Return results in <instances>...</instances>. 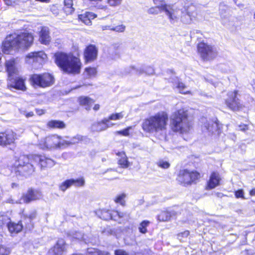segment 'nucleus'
Returning a JSON list of instances; mask_svg holds the SVG:
<instances>
[{
    "mask_svg": "<svg viewBox=\"0 0 255 255\" xmlns=\"http://www.w3.org/2000/svg\"><path fill=\"white\" fill-rule=\"evenodd\" d=\"M183 128H175V130H174V131L175 132H177V131H181L182 130Z\"/></svg>",
    "mask_w": 255,
    "mask_h": 255,
    "instance_id": "338daca9",
    "label": "nucleus"
},
{
    "mask_svg": "<svg viewBox=\"0 0 255 255\" xmlns=\"http://www.w3.org/2000/svg\"><path fill=\"white\" fill-rule=\"evenodd\" d=\"M18 186V184L15 183H12L11 184V187L12 188H16Z\"/></svg>",
    "mask_w": 255,
    "mask_h": 255,
    "instance_id": "69168bd1",
    "label": "nucleus"
},
{
    "mask_svg": "<svg viewBox=\"0 0 255 255\" xmlns=\"http://www.w3.org/2000/svg\"><path fill=\"white\" fill-rule=\"evenodd\" d=\"M4 66L8 74V78L16 76L18 74L19 66L16 59L11 58L6 60Z\"/></svg>",
    "mask_w": 255,
    "mask_h": 255,
    "instance_id": "4468645a",
    "label": "nucleus"
},
{
    "mask_svg": "<svg viewBox=\"0 0 255 255\" xmlns=\"http://www.w3.org/2000/svg\"><path fill=\"white\" fill-rule=\"evenodd\" d=\"M73 182L70 179H67L59 185V189L61 191L64 192L67 189L72 186V183Z\"/></svg>",
    "mask_w": 255,
    "mask_h": 255,
    "instance_id": "2f4dec72",
    "label": "nucleus"
},
{
    "mask_svg": "<svg viewBox=\"0 0 255 255\" xmlns=\"http://www.w3.org/2000/svg\"><path fill=\"white\" fill-rule=\"evenodd\" d=\"M173 214L168 211H162L158 216V220L160 221H166L169 220Z\"/></svg>",
    "mask_w": 255,
    "mask_h": 255,
    "instance_id": "72a5a7b5",
    "label": "nucleus"
},
{
    "mask_svg": "<svg viewBox=\"0 0 255 255\" xmlns=\"http://www.w3.org/2000/svg\"><path fill=\"white\" fill-rule=\"evenodd\" d=\"M33 42V36L30 33L10 34L6 37L3 42L2 50L4 53L9 54L13 51H16L30 47Z\"/></svg>",
    "mask_w": 255,
    "mask_h": 255,
    "instance_id": "f257e3e1",
    "label": "nucleus"
},
{
    "mask_svg": "<svg viewBox=\"0 0 255 255\" xmlns=\"http://www.w3.org/2000/svg\"><path fill=\"white\" fill-rule=\"evenodd\" d=\"M49 128H64L65 125L63 122L59 120H52L47 124Z\"/></svg>",
    "mask_w": 255,
    "mask_h": 255,
    "instance_id": "473e14b6",
    "label": "nucleus"
},
{
    "mask_svg": "<svg viewBox=\"0 0 255 255\" xmlns=\"http://www.w3.org/2000/svg\"><path fill=\"white\" fill-rule=\"evenodd\" d=\"M220 125L221 124H220L219 121L218 120L215 119L213 124L211 125V127L212 128H219Z\"/></svg>",
    "mask_w": 255,
    "mask_h": 255,
    "instance_id": "3c124183",
    "label": "nucleus"
},
{
    "mask_svg": "<svg viewBox=\"0 0 255 255\" xmlns=\"http://www.w3.org/2000/svg\"><path fill=\"white\" fill-rule=\"evenodd\" d=\"M100 108V105H98V104H96L94 106V110H95V111H97Z\"/></svg>",
    "mask_w": 255,
    "mask_h": 255,
    "instance_id": "e2e57ef3",
    "label": "nucleus"
},
{
    "mask_svg": "<svg viewBox=\"0 0 255 255\" xmlns=\"http://www.w3.org/2000/svg\"><path fill=\"white\" fill-rule=\"evenodd\" d=\"M200 174L196 171L190 172L187 170H180L177 177V180L181 184L187 185L198 179Z\"/></svg>",
    "mask_w": 255,
    "mask_h": 255,
    "instance_id": "9d476101",
    "label": "nucleus"
},
{
    "mask_svg": "<svg viewBox=\"0 0 255 255\" xmlns=\"http://www.w3.org/2000/svg\"><path fill=\"white\" fill-rule=\"evenodd\" d=\"M30 81L34 87L36 86L45 88L50 86L53 84L54 78L51 75L47 73L42 75L33 74L30 77Z\"/></svg>",
    "mask_w": 255,
    "mask_h": 255,
    "instance_id": "0eeeda50",
    "label": "nucleus"
},
{
    "mask_svg": "<svg viewBox=\"0 0 255 255\" xmlns=\"http://www.w3.org/2000/svg\"><path fill=\"white\" fill-rule=\"evenodd\" d=\"M31 159L40 165L41 168L52 167L55 164L53 159L44 155H34L31 156Z\"/></svg>",
    "mask_w": 255,
    "mask_h": 255,
    "instance_id": "2eb2a0df",
    "label": "nucleus"
},
{
    "mask_svg": "<svg viewBox=\"0 0 255 255\" xmlns=\"http://www.w3.org/2000/svg\"><path fill=\"white\" fill-rule=\"evenodd\" d=\"M7 227L11 234H16L20 232L22 229V225L21 223L17 224L14 223H9L7 225Z\"/></svg>",
    "mask_w": 255,
    "mask_h": 255,
    "instance_id": "a878e982",
    "label": "nucleus"
},
{
    "mask_svg": "<svg viewBox=\"0 0 255 255\" xmlns=\"http://www.w3.org/2000/svg\"><path fill=\"white\" fill-rule=\"evenodd\" d=\"M98 49L94 45H89L84 51V58L86 63L91 62L97 58Z\"/></svg>",
    "mask_w": 255,
    "mask_h": 255,
    "instance_id": "dca6fc26",
    "label": "nucleus"
},
{
    "mask_svg": "<svg viewBox=\"0 0 255 255\" xmlns=\"http://www.w3.org/2000/svg\"><path fill=\"white\" fill-rule=\"evenodd\" d=\"M162 10L168 16L170 22L174 23L179 19L180 11L174 5L167 4L166 5L162 6Z\"/></svg>",
    "mask_w": 255,
    "mask_h": 255,
    "instance_id": "ddd939ff",
    "label": "nucleus"
},
{
    "mask_svg": "<svg viewBox=\"0 0 255 255\" xmlns=\"http://www.w3.org/2000/svg\"><path fill=\"white\" fill-rule=\"evenodd\" d=\"M65 242L63 240H58L56 244L49 251L50 255H62L65 250Z\"/></svg>",
    "mask_w": 255,
    "mask_h": 255,
    "instance_id": "412c9836",
    "label": "nucleus"
},
{
    "mask_svg": "<svg viewBox=\"0 0 255 255\" xmlns=\"http://www.w3.org/2000/svg\"><path fill=\"white\" fill-rule=\"evenodd\" d=\"M29 158L25 155H20L18 159H15L11 166V172L16 175L28 176L32 174L34 170L33 165L29 163Z\"/></svg>",
    "mask_w": 255,
    "mask_h": 255,
    "instance_id": "20e7f679",
    "label": "nucleus"
},
{
    "mask_svg": "<svg viewBox=\"0 0 255 255\" xmlns=\"http://www.w3.org/2000/svg\"><path fill=\"white\" fill-rule=\"evenodd\" d=\"M98 215L100 218L105 220H108L111 219H116L115 217L112 216L114 215L113 214H111V211L106 209H103L99 212L98 213Z\"/></svg>",
    "mask_w": 255,
    "mask_h": 255,
    "instance_id": "c85d7f7f",
    "label": "nucleus"
},
{
    "mask_svg": "<svg viewBox=\"0 0 255 255\" xmlns=\"http://www.w3.org/2000/svg\"><path fill=\"white\" fill-rule=\"evenodd\" d=\"M236 197L237 198H242L244 199V192L243 190H239L235 192Z\"/></svg>",
    "mask_w": 255,
    "mask_h": 255,
    "instance_id": "de8ad7c7",
    "label": "nucleus"
},
{
    "mask_svg": "<svg viewBox=\"0 0 255 255\" xmlns=\"http://www.w3.org/2000/svg\"><path fill=\"white\" fill-rule=\"evenodd\" d=\"M117 154L121 157V158L119 159V164L123 167H128L129 166V163L125 152H118Z\"/></svg>",
    "mask_w": 255,
    "mask_h": 255,
    "instance_id": "c756f323",
    "label": "nucleus"
},
{
    "mask_svg": "<svg viewBox=\"0 0 255 255\" xmlns=\"http://www.w3.org/2000/svg\"><path fill=\"white\" fill-rule=\"evenodd\" d=\"M129 128H125L124 129L117 131L118 134H122L124 136H128L129 134Z\"/></svg>",
    "mask_w": 255,
    "mask_h": 255,
    "instance_id": "09e8293b",
    "label": "nucleus"
},
{
    "mask_svg": "<svg viewBox=\"0 0 255 255\" xmlns=\"http://www.w3.org/2000/svg\"><path fill=\"white\" fill-rule=\"evenodd\" d=\"M162 10H160V8L158 7L157 5L155 7H152L149 8L147 10V12L149 14H157L159 11H161Z\"/></svg>",
    "mask_w": 255,
    "mask_h": 255,
    "instance_id": "37998d69",
    "label": "nucleus"
},
{
    "mask_svg": "<svg viewBox=\"0 0 255 255\" xmlns=\"http://www.w3.org/2000/svg\"><path fill=\"white\" fill-rule=\"evenodd\" d=\"M42 197L41 193L37 190H29L21 197L23 203H29L32 201L38 200Z\"/></svg>",
    "mask_w": 255,
    "mask_h": 255,
    "instance_id": "6ab92c4d",
    "label": "nucleus"
},
{
    "mask_svg": "<svg viewBox=\"0 0 255 255\" xmlns=\"http://www.w3.org/2000/svg\"><path fill=\"white\" fill-rule=\"evenodd\" d=\"M173 87L175 88L180 93L186 94L190 93V91L187 89V88L184 83L179 81L178 78L176 77L174 79Z\"/></svg>",
    "mask_w": 255,
    "mask_h": 255,
    "instance_id": "393cba45",
    "label": "nucleus"
},
{
    "mask_svg": "<svg viewBox=\"0 0 255 255\" xmlns=\"http://www.w3.org/2000/svg\"><path fill=\"white\" fill-rule=\"evenodd\" d=\"M47 55L43 51L33 52L25 56V61L29 64H42L46 59Z\"/></svg>",
    "mask_w": 255,
    "mask_h": 255,
    "instance_id": "9b49d317",
    "label": "nucleus"
},
{
    "mask_svg": "<svg viewBox=\"0 0 255 255\" xmlns=\"http://www.w3.org/2000/svg\"><path fill=\"white\" fill-rule=\"evenodd\" d=\"M146 70V72L149 75L152 74L154 72L153 69L150 67L147 68Z\"/></svg>",
    "mask_w": 255,
    "mask_h": 255,
    "instance_id": "6e6d98bb",
    "label": "nucleus"
},
{
    "mask_svg": "<svg viewBox=\"0 0 255 255\" xmlns=\"http://www.w3.org/2000/svg\"><path fill=\"white\" fill-rule=\"evenodd\" d=\"M75 238L78 240H85V239L84 238V236L81 235L80 233H78V234H77L76 235Z\"/></svg>",
    "mask_w": 255,
    "mask_h": 255,
    "instance_id": "5fc2aeb1",
    "label": "nucleus"
},
{
    "mask_svg": "<svg viewBox=\"0 0 255 255\" xmlns=\"http://www.w3.org/2000/svg\"><path fill=\"white\" fill-rule=\"evenodd\" d=\"M36 1L42 2H45L48 3L51 0H36Z\"/></svg>",
    "mask_w": 255,
    "mask_h": 255,
    "instance_id": "0e129e2a",
    "label": "nucleus"
},
{
    "mask_svg": "<svg viewBox=\"0 0 255 255\" xmlns=\"http://www.w3.org/2000/svg\"><path fill=\"white\" fill-rule=\"evenodd\" d=\"M7 86L9 88H13L23 91L26 89L24 80L17 77V76L8 78Z\"/></svg>",
    "mask_w": 255,
    "mask_h": 255,
    "instance_id": "f3484780",
    "label": "nucleus"
},
{
    "mask_svg": "<svg viewBox=\"0 0 255 255\" xmlns=\"http://www.w3.org/2000/svg\"><path fill=\"white\" fill-rule=\"evenodd\" d=\"M126 197V194L125 193H122L118 195L114 199V201L117 203H119L122 205L125 204V199Z\"/></svg>",
    "mask_w": 255,
    "mask_h": 255,
    "instance_id": "c9c22d12",
    "label": "nucleus"
},
{
    "mask_svg": "<svg viewBox=\"0 0 255 255\" xmlns=\"http://www.w3.org/2000/svg\"><path fill=\"white\" fill-rule=\"evenodd\" d=\"M114 211H111V214H113V215H114V216H114V217H115V218H116V219H112V220H115V221H117V220H118V216H116V214H114Z\"/></svg>",
    "mask_w": 255,
    "mask_h": 255,
    "instance_id": "052dcab7",
    "label": "nucleus"
},
{
    "mask_svg": "<svg viewBox=\"0 0 255 255\" xmlns=\"http://www.w3.org/2000/svg\"><path fill=\"white\" fill-rule=\"evenodd\" d=\"M5 4L7 5H12L14 3V0H3Z\"/></svg>",
    "mask_w": 255,
    "mask_h": 255,
    "instance_id": "603ef678",
    "label": "nucleus"
},
{
    "mask_svg": "<svg viewBox=\"0 0 255 255\" xmlns=\"http://www.w3.org/2000/svg\"><path fill=\"white\" fill-rule=\"evenodd\" d=\"M6 202L10 204H21L23 203L21 198L20 200H15L11 198L8 199Z\"/></svg>",
    "mask_w": 255,
    "mask_h": 255,
    "instance_id": "49530a36",
    "label": "nucleus"
},
{
    "mask_svg": "<svg viewBox=\"0 0 255 255\" xmlns=\"http://www.w3.org/2000/svg\"><path fill=\"white\" fill-rule=\"evenodd\" d=\"M97 17V15L93 12H86L78 15L79 19L87 25L92 24L91 20Z\"/></svg>",
    "mask_w": 255,
    "mask_h": 255,
    "instance_id": "b1692460",
    "label": "nucleus"
},
{
    "mask_svg": "<svg viewBox=\"0 0 255 255\" xmlns=\"http://www.w3.org/2000/svg\"><path fill=\"white\" fill-rule=\"evenodd\" d=\"M198 53L204 61L213 60L217 55V50L214 46L205 42H200L197 46Z\"/></svg>",
    "mask_w": 255,
    "mask_h": 255,
    "instance_id": "39448f33",
    "label": "nucleus"
},
{
    "mask_svg": "<svg viewBox=\"0 0 255 255\" xmlns=\"http://www.w3.org/2000/svg\"><path fill=\"white\" fill-rule=\"evenodd\" d=\"M64 10L67 14L73 13L75 10V8L73 6V0H64Z\"/></svg>",
    "mask_w": 255,
    "mask_h": 255,
    "instance_id": "cd10ccee",
    "label": "nucleus"
},
{
    "mask_svg": "<svg viewBox=\"0 0 255 255\" xmlns=\"http://www.w3.org/2000/svg\"><path fill=\"white\" fill-rule=\"evenodd\" d=\"M36 212L32 211L26 215H24V217L26 220H27V222H30L33 219H34L36 217Z\"/></svg>",
    "mask_w": 255,
    "mask_h": 255,
    "instance_id": "58836bf2",
    "label": "nucleus"
},
{
    "mask_svg": "<svg viewBox=\"0 0 255 255\" xmlns=\"http://www.w3.org/2000/svg\"><path fill=\"white\" fill-rule=\"evenodd\" d=\"M221 180L220 174L218 172H213L207 182L206 188L208 190H211L215 188L220 185V182Z\"/></svg>",
    "mask_w": 255,
    "mask_h": 255,
    "instance_id": "aec40b11",
    "label": "nucleus"
},
{
    "mask_svg": "<svg viewBox=\"0 0 255 255\" xmlns=\"http://www.w3.org/2000/svg\"><path fill=\"white\" fill-rule=\"evenodd\" d=\"M238 91H231L228 93V99L226 104L229 108L233 111L239 110L242 107L240 100L237 98Z\"/></svg>",
    "mask_w": 255,
    "mask_h": 255,
    "instance_id": "f8f14e48",
    "label": "nucleus"
},
{
    "mask_svg": "<svg viewBox=\"0 0 255 255\" xmlns=\"http://www.w3.org/2000/svg\"><path fill=\"white\" fill-rule=\"evenodd\" d=\"M157 165L159 167L164 169H167L170 166V164L168 162L163 160L159 161L157 163Z\"/></svg>",
    "mask_w": 255,
    "mask_h": 255,
    "instance_id": "79ce46f5",
    "label": "nucleus"
},
{
    "mask_svg": "<svg viewBox=\"0 0 255 255\" xmlns=\"http://www.w3.org/2000/svg\"><path fill=\"white\" fill-rule=\"evenodd\" d=\"M10 250L8 248L0 245V255H8Z\"/></svg>",
    "mask_w": 255,
    "mask_h": 255,
    "instance_id": "c03bdc74",
    "label": "nucleus"
},
{
    "mask_svg": "<svg viewBox=\"0 0 255 255\" xmlns=\"http://www.w3.org/2000/svg\"><path fill=\"white\" fill-rule=\"evenodd\" d=\"M126 29V26L124 24H120L115 27H112L111 30L115 31L118 32H123Z\"/></svg>",
    "mask_w": 255,
    "mask_h": 255,
    "instance_id": "ea45409f",
    "label": "nucleus"
},
{
    "mask_svg": "<svg viewBox=\"0 0 255 255\" xmlns=\"http://www.w3.org/2000/svg\"><path fill=\"white\" fill-rule=\"evenodd\" d=\"M54 56L56 64L64 72L72 74L80 73L82 63L79 58L62 52L57 53Z\"/></svg>",
    "mask_w": 255,
    "mask_h": 255,
    "instance_id": "f03ea898",
    "label": "nucleus"
},
{
    "mask_svg": "<svg viewBox=\"0 0 255 255\" xmlns=\"http://www.w3.org/2000/svg\"><path fill=\"white\" fill-rule=\"evenodd\" d=\"M114 214H116V216H118V219L123 217L125 215L124 213L119 212L118 211H114Z\"/></svg>",
    "mask_w": 255,
    "mask_h": 255,
    "instance_id": "864d4df0",
    "label": "nucleus"
},
{
    "mask_svg": "<svg viewBox=\"0 0 255 255\" xmlns=\"http://www.w3.org/2000/svg\"><path fill=\"white\" fill-rule=\"evenodd\" d=\"M83 137L77 135L71 140L68 141L62 139L55 135L49 136L41 139L38 144L39 147L42 149H54L56 148H64L66 147L83 140Z\"/></svg>",
    "mask_w": 255,
    "mask_h": 255,
    "instance_id": "7ed1b4c3",
    "label": "nucleus"
},
{
    "mask_svg": "<svg viewBox=\"0 0 255 255\" xmlns=\"http://www.w3.org/2000/svg\"><path fill=\"white\" fill-rule=\"evenodd\" d=\"M134 69H135V68H134V67L133 66L130 67L129 68V71H128V72L130 73V72H131L132 70H134Z\"/></svg>",
    "mask_w": 255,
    "mask_h": 255,
    "instance_id": "774afa93",
    "label": "nucleus"
},
{
    "mask_svg": "<svg viewBox=\"0 0 255 255\" xmlns=\"http://www.w3.org/2000/svg\"><path fill=\"white\" fill-rule=\"evenodd\" d=\"M70 180H72L73 182L72 183V186L76 187H82L85 184V180L83 177H80L76 179H70Z\"/></svg>",
    "mask_w": 255,
    "mask_h": 255,
    "instance_id": "f704fd0d",
    "label": "nucleus"
},
{
    "mask_svg": "<svg viewBox=\"0 0 255 255\" xmlns=\"http://www.w3.org/2000/svg\"><path fill=\"white\" fill-rule=\"evenodd\" d=\"M149 222L147 221H143L142 222L138 228L140 233L145 234L147 232L146 227L148 225Z\"/></svg>",
    "mask_w": 255,
    "mask_h": 255,
    "instance_id": "4c0bfd02",
    "label": "nucleus"
},
{
    "mask_svg": "<svg viewBox=\"0 0 255 255\" xmlns=\"http://www.w3.org/2000/svg\"><path fill=\"white\" fill-rule=\"evenodd\" d=\"M168 121L167 114L165 113H158L144 120L142 128H165Z\"/></svg>",
    "mask_w": 255,
    "mask_h": 255,
    "instance_id": "423d86ee",
    "label": "nucleus"
},
{
    "mask_svg": "<svg viewBox=\"0 0 255 255\" xmlns=\"http://www.w3.org/2000/svg\"><path fill=\"white\" fill-rule=\"evenodd\" d=\"M97 74V70L95 68L88 67L85 69L84 75L86 78L94 77Z\"/></svg>",
    "mask_w": 255,
    "mask_h": 255,
    "instance_id": "7c9ffc66",
    "label": "nucleus"
},
{
    "mask_svg": "<svg viewBox=\"0 0 255 255\" xmlns=\"http://www.w3.org/2000/svg\"><path fill=\"white\" fill-rule=\"evenodd\" d=\"M124 114L123 112L112 114L108 118H105L98 122V126H109L110 120H118L123 118Z\"/></svg>",
    "mask_w": 255,
    "mask_h": 255,
    "instance_id": "5701e85b",
    "label": "nucleus"
},
{
    "mask_svg": "<svg viewBox=\"0 0 255 255\" xmlns=\"http://www.w3.org/2000/svg\"><path fill=\"white\" fill-rule=\"evenodd\" d=\"M188 123L187 111L180 109L174 113L170 118V126L171 128H183Z\"/></svg>",
    "mask_w": 255,
    "mask_h": 255,
    "instance_id": "6e6552de",
    "label": "nucleus"
},
{
    "mask_svg": "<svg viewBox=\"0 0 255 255\" xmlns=\"http://www.w3.org/2000/svg\"><path fill=\"white\" fill-rule=\"evenodd\" d=\"M250 194L251 196H255V188L253 189L250 191Z\"/></svg>",
    "mask_w": 255,
    "mask_h": 255,
    "instance_id": "680f3d73",
    "label": "nucleus"
},
{
    "mask_svg": "<svg viewBox=\"0 0 255 255\" xmlns=\"http://www.w3.org/2000/svg\"><path fill=\"white\" fill-rule=\"evenodd\" d=\"M80 104L85 106L87 110L90 109L92 104L94 103V101L87 97H81L79 99Z\"/></svg>",
    "mask_w": 255,
    "mask_h": 255,
    "instance_id": "bb28decb",
    "label": "nucleus"
},
{
    "mask_svg": "<svg viewBox=\"0 0 255 255\" xmlns=\"http://www.w3.org/2000/svg\"><path fill=\"white\" fill-rule=\"evenodd\" d=\"M181 20L186 24H190L197 15L196 7L192 3L185 5L181 11Z\"/></svg>",
    "mask_w": 255,
    "mask_h": 255,
    "instance_id": "1a4fd4ad",
    "label": "nucleus"
},
{
    "mask_svg": "<svg viewBox=\"0 0 255 255\" xmlns=\"http://www.w3.org/2000/svg\"><path fill=\"white\" fill-rule=\"evenodd\" d=\"M15 139V135L10 129L4 132H0V145L4 146L13 143Z\"/></svg>",
    "mask_w": 255,
    "mask_h": 255,
    "instance_id": "a211bd4d",
    "label": "nucleus"
},
{
    "mask_svg": "<svg viewBox=\"0 0 255 255\" xmlns=\"http://www.w3.org/2000/svg\"><path fill=\"white\" fill-rule=\"evenodd\" d=\"M103 30H107V29H110L111 30V28H112V27L109 25H103L101 27Z\"/></svg>",
    "mask_w": 255,
    "mask_h": 255,
    "instance_id": "13d9d810",
    "label": "nucleus"
},
{
    "mask_svg": "<svg viewBox=\"0 0 255 255\" xmlns=\"http://www.w3.org/2000/svg\"><path fill=\"white\" fill-rule=\"evenodd\" d=\"M115 255H128L126 251L122 250H116L115 252Z\"/></svg>",
    "mask_w": 255,
    "mask_h": 255,
    "instance_id": "8fccbe9b",
    "label": "nucleus"
},
{
    "mask_svg": "<svg viewBox=\"0 0 255 255\" xmlns=\"http://www.w3.org/2000/svg\"><path fill=\"white\" fill-rule=\"evenodd\" d=\"M49 28L46 26L41 27L39 33V41L43 44L47 45L51 41Z\"/></svg>",
    "mask_w": 255,
    "mask_h": 255,
    "instance_id": "4be33fe9",
    "label": "nucleus"
},
{
    "mask_svg": "<svg viewBox=\"0 0 255 255\" xmlns=\"http://www.w3.org/2000/svg\"><path fill=\"white\" fill-rule=\"evenodd\" d=\"M252 86V88H253V90L255 91V80H253L252 82H251V83Z\"/></svg>",
    "mask_w": 255,
    "mask_h": 255,
    "instance_id": "bf43d9fd",
    "label": "nucleus"
},
{
    "mask_svg": "<svg viewBox=\"0 0 255 255\" xmlns=\"http://www.w3.org/2000/svg\"><path fill=\"white\" fill-rule=\"evenodd\" d=\"M153 1L154 3L160 8V10H162V6L167 5L164 0H153Z\"/></svg>",
    "mask_w": 255,
    "mask_h": 255,
    "instance_id": "a18cd8bd",
    "label": "nucleus"
},
{
    "mask_svg": "<svg viewBox=\"0 0 255 255\" xmlns=\"http://www.w3.org/2000/svg\"><path fill=\"white\" fill-rule=\"evenodd\" d=\"M23 115H24L26 118H29V117H32L34 115V114L32 112H29L26 113L25 112H24L23 113Z\"/></svg>",
    "mask_w": 255,
    "mask_h": 255,
    "instance_id": "4d7b16f0",
    "label": "nucleus"
},
{
    "mask_svg": "<svg viewBox=\"0 0 255 255\" xmlns=\"http://www.w3.org/2000/svg\"><path fill=\"white\" fill-rule=\"evenodd\" d=\"M122 0H107V3L111 6H117L121 4Z\"/></svg>",
    "mask_w": 255,
    "mask_h": 255,
    "instance_id": "a19ab883",
    "label": "nucleus"
},
{
    "mask_svg": "<svg viewBox=\"0 0 255 255\" xmlns=\"http://www.w3.org/2000/svg\"><path fill=\"white\" fill-rule=\"evenodd\" d=\"M189 235V232L185 231L178 234L177 238L181 242H184Z\"/></svg>",
    "mask_w": 255,
    "mask_h": 255,
    "instance_id": "e433bc0d",
    "label": "nucleus"
}]
</instances>
